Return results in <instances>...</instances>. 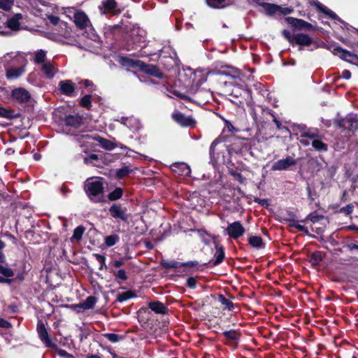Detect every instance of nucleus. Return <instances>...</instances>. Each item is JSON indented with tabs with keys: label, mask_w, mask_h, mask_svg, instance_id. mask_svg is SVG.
I'll return each mask as SVG.
<instances>
[{
	"label": "nucleus",
	"mask_w": 358,
	"mask_h": 358,
	"mask_svg": "<svg viewBox=\"0 0 358 358\" xmlns=\"http://www.w3.org/2000/svg\"><path fill=\"white\" fill-rule=\"evenodd\" d=\"M85 190L91 201L94 202L103 201V185L100 179L88 178L85 182Z\"/></svg>",
	"instance_id": "nucleus-1"
},
{
	"label": "nucleus",
	"mask_w": 358,
	"mask_h": 358,
	"mask_svg": "<svg viewBox=\"0 0 358 358\" xmlns=\"http://www.w3.org/2000/svg\"><path fill=\"white\" fill-rule=\"evenodd\" d=\"M93 140L99 142V145L106 150H110L115 148V145L113 142L100 136L93 137L89 134H83L76 136V141L80 143V147L86 148L87 149L92 147V141Z\"/></svg>",
	"instance_id": "nucleus-2"
},
{
	"label": "nucleus",
	"mask_w": 358,
	"mask_h": 358,
	"mask_svg": "<svg viewBox=\"0 0 358 358\" xmlns=\"http://www.w3.org/2000/svg\"><path fill=\"white\" fill-rule=\"evenodd\" d=\"M121 63L122 65L127 66H139L143 69L144 72L150 75L154 76L157 78L162 77V73L154 65H144L143 66L142 65H141V62L139 61H134L127 57H122Z\"/></svg>",
	"instance_id": "nucleus-3"
},
{
	"label": "nucleus",
	"mask_w": 358,
	"mask_h": 358,
	"mask_svg": "<svg viewBox=\"0 0 358 358\" xmlns=\"http://www.w3.org/2000/svg\"><path fill=\"white\" fill-rule=\"evenodd\" d=\"M260 5L264 8L265 13L270 16H273L277 13L286 15L290 14L293 10L292 8L281 7L278 5L270 3H262Z\"/></svg>",
	"instance_id": "nucleus-4"
},
{
	"label": "nucleus",
	"mask_w": 358,
	"mask_h": 358,
	"mask_svg": "<svg viewBox=\"0 0 358 358\" xmlns=\"http://www.w3.org/2000/svg\"><path fill=\"white\" fill-rule=\"evenodd\" d=\"M341 128L348 131H355L358 129V115H349L338 122Z\"/></svg>",
	"instance_id": "nucleus-5"
},
{
	"label": "nucleus",
	"mask_w": 358,
	"mask_h": 358,
	"mask_svg": "<svg viewBox=\"0 0 358 358\" xmlns=\"http://www.w3.org/2000/svg\"><path fill=\"white\" fill-rule=\"evenodd\" d=\"M117 3L115 0H103L99 6V9L101 14L117 15L121 12L117 8Z\"/></svg>",
	"instance_id": "nucleus-6"
},
{
	"label": "nucleus",
	"mask_w": 358,
	"mask_h": 358,
	"mask_svg": "<svg viewBox=\"0 0 358 358\" xmlns=\"http://www.w3.org/2000/svg\"><path fill=\"white\" fill-rule=\"evenodd\" d=\"M12 99L20 103H28L31 99V94L23 87L15 88L11 92Z\"/></svg>",
	"instance_id": "nucleus-7"
},
{
	"label": "nucleus",
	"mask_w": 358,
	"mask_h": 358,
	"mask_svg": "<svg viewBox=\"0 0 358 358\" xmlns=\"http://www.w3.org/2000/svg\"><path fill=\"white\" fill-rule=\"evenodd\" d=\"M73 21L80 29L91 27V22L87 15L81 10H76L73 14Z\"/></svg>",
	"instance_id": "nucleus-8"
},
{
	"label": "nucleus",
	"mask_w": 358,
	"mask_h": 358,
	"mask_svg": "<svg viewBox=\"0 0 358 358\" xmlns=\"http://www.w3.org/2000/svg\"><path fill=\"white\" fill-rule=\"evenodd\" d=\"M296 160L293 157L288 156L285 159H280L274 162L272 165V171H285L287 170L289 167L296 165Z\"/></svg>",
	"instance_id": "nucleus-9"
},
{
	"label": "nucleus",
	"mask_w": 358,
	"mask_h": 358,
	"mask_svg": "<svg viewBox=\"0 0 358 358\" xmlns=\"http://www.w3.org/2000/svg\"><path fill=\"white\" fill-rule=\"evenodd\" d=\"M40 69L47 78H52L58 72L57 64L53 61L48 60L40 66Z\"/></svg>",
	"instance_id": "nucleus-10"
},
{
	"label": "nucleus",
	"mask_w": 358,
	"mask_h": 358,
	"mask_svg": "<svg viewBox=\"0 0 358 358\" xmlns=\"http://www.w3.org/2000/svg\"><path fill=\"white\" fill-rule=\"evenodd\" d=\"M227 234L234 239H237L245 233V229L238 221L229 224L227 228Z\"/></svg>",
	"instance_id": "nucleus-11"
},
{
	"label": "nucleus",
	"mask_w": 358,
	"mask_h": 358,
	"mask_svg": "<svg viewBox=\"0 0 358 358\" xmlns=\"http://www.w3.org/2000/svg\"><path fill=\"white\" fill-rule=\"evenodd\" d=\"M109 212L113 217L118 218L124 222L129 218V216L127 214V208L122 207L120 204H113L109 208Z\"/></svg>",
	"instance_id": "nucleus-12"
},
{
	"label": "nucleus",
	"mask_w": 358,
	"mask_h": 358,
	"mask_svg": "<svg viewBox=\"0 0 358 358\" xmlns=\"http://www.w3.org/2000/svg\"><path fill=\"white\" fill-rule=\"evenodd\" d=\"M172 118L182 127H192L196 124V121L191 116H185L178 111L172 114Z\"/></svg>",
	"instance_id": "nucleus-13"
},
{
	"label": "nucleus",
	"mask_w": 358,
	"mask_h": 358,
	"mask_svg": "<svg viewBox=\"0 0 358 358\" xmlns=\"http://www.w3.org/2000/svg\"><path fill=\"white\" fill-rule=\"evenodd\" d=\"M59 88L62 94L68 96H75L76 86L70 80L60 81L59 83Z\"/></svg>",
	"instance_id": "nucleus-14"
},
{
	"label": "nucleus",
	"mask_w": 358,
	"mask_h": 358,
	"mask_svg": "<svg viewBox=\"0 0 358 358\" xmlns=\"http://www.w3.org/2000/svg\"><path fill=\"white\" fill-rule=\"evenodd\" d=\"M173 172L181 176H189L191 173V169L188 164L184 162H176L171 166Z\"/></svg>",
	"instance_id": "nucleus-15"
},
{
	"label": "nucleus",
	"mask_w": 358,
	"mask_h": 358,
	"mask_svg": "<svg viewBox=\"0 0 358 358\" xmlns=\"http://www.w3.org/2000/svg\"><path fill=\"white\" fill-rule=\"evenodd\" d=\"M37 333L38 334L39 338L41 341L45 344L47 347H50L52 345V341L49 337L48 333L45 329L44 324L39 321L37 325Z\"/></svg>",
	"instance_id": "nucleus-16"
},
{
	"label": "nucleus",
	"mask_w": 358,
	"mask_h": 358,
	"mask_svg": "<svg viewBox=\"0 0 358 358\" xmlns=\"http://www.w3.org/2000/svg\"><path fill=\"white\" fill-rule=\"evenodd\" d=\"M120 122L133 131H137L141 128V124L139 120L134 117H122Z\"/></svg>",
	"instance_id": "nucleus-17"
},
{
	"label": "nucleus",
	"mask_w": 358,
	"mask_h": 358,
	"mask_svg": "<svg viewBox=\"0 0 358 358\" xmlns=\"http://www.w3.org/2000/svg\"><path fill=\"white\" fill-rule=\"evenodd\" d=\"M290 40L294 42V44L300 46H308L313 43V39L308 34L301 33L293 35Z\"/></svg>",
	"instance_id": "nucleus-18"
},
{
	"label": "nucleus",
	"mask_w": 358,
	"mask_h": 358,
	"mask_svg": "<svg viewBox=\"0 0 358 358\" xmlns=\"http://www.w3.org/2000/svg\"><path fill=\"white\" fill-rule=\"evenodd\" d=\"M287 20L289 22V24L299 29L309 30L313 28L312 24L304 21L303 20L288 17Z\"/></svg>",
	"instance_id": "nucleus-19"
},
{
	"label": "nucleus",
	"mask_w": 358,
	"mask_h": 358,
	"mask_svg": "<svg viewBox=\"0 0 358 358\" xmlns=\"http://www.w3.org/2000/svg\"><path fill=\"white\" fill-rule=\"evenodd\" d=\"M24 72L23 67H8L6 69V76L8 80H13L21 76Z\"/></svg>",
	"instance_id": "nucleus-20"
},
{
	"label": "nucleus",
	"mask_w": 358,
	"mask_h": 358,
	"mask_svg": "<svg viewBox=\"0 0 358 358\" xmlns=\"http://www.w3.org/2000/svg\"><path fill=\"white\" fill-rule=\"evenodd\" d=\"M134 43L135 44H141V43L145 42V31L143 29H141L139 28L134 29L131 31V34Z\"/></svg>",
	"instance_id": "nucleus-21"
},
{
	"label": "nucleus",
	"mask_w": 358,
	"mask_h": 358,
	"mask_svg": "<svg viewBox=\"0 0 358 358\" xmlns=\"http://www.w3.org/2000/svg\"><path fill=\"white\" fill-rule=\"evenodd\" d=\"M22 18V14H15L10 19H8L7 29L8 30H17L20 27V20Z\"/></svg>",
	"instance_id": "nucleus-22"
},
{
	"label": "nucleus",
	"mask_w": 358,
	"mask_h": 358,
	"mask_svg": "<svg viewBox=\"0 0 358 358\" xmlns=\"http://www.w3.org/2000/svg\"><path fill=\"white\" fill-rule=\"evenodd\" d=\"M64 122L67 126L78 127L82 124V118L78 115H69L66 117Z\"/></svg>",
	"instance_id": "nucleus-23"
},
{
	"label": "nucleus",
	"mask_w": 358,
	"mask_h": 358,
	"mask_svg": "<svg viewBox=\"0 0 358 358\" xmlns=\"http://www.w3.org/2000/svg\"><path fill=\"white\" fill-rule=\"evenodd\" d=\"M315 6L320 11L322 12L330 18L334 20H336L338 18L337 15L334 12L329 9L327 7H326L319 1L315 2Z\"/></svg>",
	"instance_id": "nucleus-24"
},
{
	"label": "nucleus",
	"mask_w": 358,
	"mask_h": 358,
	"mask_svg": "<svg viewBox=\"0 0 358 358\" xmlns=\"http://www.w3.org/2000/svg\"><path fill=\"white\" fill-rule=\"evenodd\" d=\"M8 17L1 11H0V34L8 35L9 30L7 29Z\"/></svg>",
	"instance_id": "nucleus-25"
},
{
	"label": "nucleus",
	"mask_w": 358,
	"mask_h": 358,
	"mask_svg": "<svg viewBox=\"0 0 358 358\" xmlns=\"http://www.w3.org/2000/svg\"><path fill=\"white\" fill-rule=\"evenodd\" d=\"M163 265L165 267H166V268H177V267H179L180 266H191V267H192V266H194L197 265V262H188L180 264V263L178 262L170 261V262H164Z\"/></svg>",
	"instance_id": "nucleus-26"
},
{
	"label": "nucleus",
	"mask_w": 358,
	"mask_h": 358,
	"mask_svg": "<svg viewBox=\"0 0 358 358\" xmlns=\"http://www.w3.org/2000/svg\"><path fill=\"white\" fill-rule=\"evenodd\" d=\"M34 61L35 63L39 64L40 66L43 64V62H46L48 60H46V52L43 50H38L34 53Z\"/></svg>",
	"instance_id": "nucleus-27"
},
{
	"label": "nucleus",
	"mask_w": 358,
	"mask_h": 358,
	"mask_svg": "<svg viewBox=\"0 0 358 358\" xmlns=\"http://www.w3.org/2000/svg\"><path fill=\"white\" fill-rule=\"evenodd\" d=\"M249 243L254 248L257 249L264 248V243L262 238L258 236H251L248 238Z\"/></svg>",
	"instance_id": "nucleus-28"
},
{
	"label": "nucleus",
	"mask_w": 358,
	"mask_h": 358,
	"mask_svg": "<svg viewBox=\"0 0 358 358\" xmlns=\"http://www.w3.org/2000/svg\"><path fill=\"white\" fill-rule=\"evenodd\" d=\"M96 302V299L94 296H88L83 303L78 305V307L88 310L92 308Z\"/></svg>",
	"instance_id": "nucleus-29"
},
{
	"label": "nucleus",
	"mask_w": 358,
	"mask_h": 358,
	"mask_svg": "<svg viewBox=\"0 0 358 358\" xmlns=\"http://www.w3.org/2000/svg\"><path fill=\"white\" fill-rule=\"evenodd\" d=\"M149 308L156 313L164 314L166 312L164 305L159 301L150 302L149 303Z\"/></svg>",
	"instance_id": "nucleus-30"
},
{
	"label": "nucleus",
	"mask_w": 358,
	"mask_h": 358,
	"mask_svg": "<svg viewBox=\"0 0 358 358\" xmlns=\"http://www.w3.org/2000/svg\"><path fill=\"white\" fill-rule=\"evenodd\" d=\"M312 146L317 151L327 150V145L322 142L317 137L311 142Z\"/></svg>",
	"instance_id": "nucleus-31"
},
{
	"label": "nucleus",
	"mask_w": 358,
	"mask_h": 358,
	"mask_svg": "<svg viewBox=\"0 0 358 358\" xmlns=\"http://www.w3.org/2000/svg\"><path fill=\"white\" fill-rule=\"evenodd\" d=\"M84 231H85L84 227H83V226L77 227L74 229L73 236L71 238V241H80L82 237H83V235L84 234Z\"/></svg>",
	"instance_id": "nucleus-32"
},
{
	"label": "nucleus",
	"mask_w": 358,
	"mask_h": 358,
	"mask_svg": "<svg viewBox=\"0 0 358 358\" xmlns=\"http://www.w3.org/2000/svg\"><path fill=\"white\" fill-rule=\"evenodd\" d=\"M206 2L209 6L214 8H222L228 4L227 0H206Z\"/></svg>",
	"instance_id": "nucleus-33"
},
{
	"label": "nucleus",
	"mask_w": 358,
	"mask_h": 358,
	"mask_svg": "<svg viewBox=\"0 0 358 358\" xmlns=\"http://www.w3.org/2000/svg\"><path fill=\"white\" fill-rule=\"evenodd\" d=\"M122 189L120 187H116L108 194V197L110 201H116L122 197Z\"/></svg>",
	"instance_id": "nucleus-34"
},
{
	"label": "nucleus",
	"mask_w": 358,
	"mask_h": 358,
	"mask_svg": "<svg viewBox=\"0 0 358 358\" xmlns=\"http://www.w3.org/2000/svg\"><path fill=\"white\" fill-rule=\"evenodd\" d=\"M131 169L127 166H124L122 168L116 170V176L118 178H122L127 176H128L131 172Z\"/></svg>",
	"instance_id": "nucleus-35"
},
{
	"label": "nucleus",
	"mask_w": 358,
	"mask_h": 358,
	"mask_svg": "<svg viewBox=\"0 0 358 358\" xmlns=\"http://www.w3.org/2000/svg\"><path fill=\"white\" fill-rule=\"evenodd\" d=\"M215 260L213 263L214 265H217L223 261V259L224 258V252L222 248L219 247L217 248V250H216V252L215 255Z\"/></svg>",
	"instance_id": "nucleus-36"
},
{
	"label": "nucleus",
	"mask_w": 358,
	"mask_h": 358,
	"mask_svg": "<svg viewBox=\"0 0 358 358\" xmlns=\"http://www.w3.org/2000/svg\"><path fill=\"white\" fill-rule=\"evenodd\" d=\"M322 259V256L321 252H316L311 255L310 262L312 265L316 266L318 265Z\"/></svg>",
	"instance_id": "nucleus-37"
},
{
	"label": "nucleus",
	"mask_w": 358,
	"mask_h": 358,
	"mask_svg": "<svg viewBox=\"0 0 358 358\" xmlns=\"http://www.w3.org/2000/svg\"><path fill=\"white\" fill-rule=\"evenodd\" d=\"M223 334L226 338L232 341H237L240 337V334L235 330L226 331Z\"/></svg>",
	"instance_id": "nucleus-38"
},
{
	"label": "nucleus",
	"mask_w": 358,
	"mask_h": 358,
	"mask_svg": "<svg viewBox=\"0 0 358 358\" xmlns=\"http://www.w3.org/2000/svg\"><path fill=\"white\" fill-rule=\"evenodd\" d=\"M14 3V0H0V8L9 10Z\"/></svg>",
	"instance_id": "nucleus-39"
},
{
	"label": "nucleus",
	"mask_w": 358,
	"mask_h": 358,
	"mask_svg": "<svg viewBox=\"0 0 358 358\" xmlns=\"http://www.w3.org/2000/svg\"><path fill=\"white\" fill-rule=\"evenodd\" d=\"M119 240V237L117 235H110L106 236L105 238V243L108 247L114 245Z\"/></svg>",
	"instance_id": "nucleus-40"
},
{
	"label": "nucleus",
	"mask_w": 358,
	"mask_h": 358,
	"mask_svg": "<svg viewBox=\"0 0 358 358\" xmlns=\"http://www.w3.org/2000/svg\"><path fill=\"white\" fill-rule=\"evenodd\" d=\"M104 336L106 338H107L109 341L112 343H117L122 338L121 336L112 333L106 334H104Z\"/></svg>",
	"instance_id": "nucleus-41"
},
{
	"label": "nucleus",
	"mask_w": 358,
	"mask_h": 358,
	"mask_svg": "<svg viewBox=\"0 0 358 358\" xmlns=\"http://www.w3.org/2000/svg\"><path fill=\"white\" fill-rule=\"evenodd\" d=\"M220 301L222 304L224 305L229 310H232L234 308V303L225 298L223 295H220L219 296Z\"/></svg>",
	"instance_id": "nucleus-42"
},
{
	"label": "nucleus",
	"mask_w": 358,
	"mask_h": 358,
	"mask_svg": "<svg viewBox=\"0 0 358 358\" xmlns=\"http://www.w3.org/2000/svg\"><path fill=\"white\" fill-rule=\"evenodd\" d=\"M81 105L87 108H90L91 106V96L90 95H85L84 96L80 101Z\"/></svg>",
	"instance_id": "nucleus-43"
},
{
	"label": "nucleus",
	"mask_w": 358,
	"mask_h": 358,
	"mask_svg": "<svg viewBox=\"0 0 358 358\" xmlns=\"http://www.w3.org/2000/svg\"><path fill=\"white\" fill-rule=\"evenodd\" d=\"M196 282L197 280L194 277H189L186 280L185 285L190 289H195Z\"/></svg>",
	"instance_id": "nucleus-44"
},
{
	"label": "nucleus",
	"mask_w": 358,
	"mask_h": 358,
	"mask_svg": "<svg viewBox=\"0 0 358 358\" xmlns=\"http://www.w3.org/2000/svg\"><path fill=\"white\" fill-rule=\"evenodd\" d=\"M0 273L8 278L13 277L14 275V273L11 269L6 268L2 265H0Z\"/></svg>",
	"instance_id": "nucleus-45"
},
{
	"label": "nucleus",
	"mask_w": 358,
	"mask_h": 358,
	"mask_svg": "<svg viewBox=\"0 0 358 358\" xmlns=\"http://www.w3.org/2000/svg\"><path fill=\"white\" fill-rule=\"evenodd\" d=\"M336 50H337V51L338 52H340L341 54V57L343 59H348V57H352V54L350 52L343 49L341 47H338L336 48Z\"/></svg>",
	"instance_id": "nucleus-46"
},
{
	"label": "nucleus",
	"mask_w": 358,
	"mask_h": 358,
	"mask_svg": "<svg viewBox=\"0 0 358 358\" xmlns=\"http://www.w3.org/2000/svg\"><path fill=\"white\" fill-rule=\"evenodd\" d=\"M0 117L10 118L12 117L11 111L3 107H0Z\"/></svg>",
	"instance_id": "nucleus-47"
},
{
	"label": "nucleus",
	"mask_w": 358,
	"mask_h": 358,
	"mask_svg": "<svg viewBox=\"0 0 358 358\" xmlns=\"http://www.w3.org/2000/svg\"><path fill=\"white\" fill-rule=\"evenodd\" d=\"M341 211L345 213L346 215H350L353 211V206L352 204H348L345 206L343 207L341 209Z\"/></svg>",
	"instance_id": "nucleus-48"
},
{
	"label": "nucleus",
	"mask_w": 358,
	"mask_h": 358,
	"mask_svg": "<svg viewBox=\"0 0 358 358\" xmlns=\"http://www.w3.org/2000/svg\"><path fill=\"white\" fill-rule=\"evenodd\" d=\"M301 136L310 139L311 142L313 141V139H315L317 137H318V135L316 133L310 131H307L302 134Z\"/></svg>",
	"instance_id": "nucleus-49"
},
{
	"label": "nucleus",
	"mask_w": 358,
	"mask_h": 358,
	"mask_svg": "<svg viewBox=\"0 0 358 358\" xmlns=\"http://www.w3.org/2000/svg\"><path fill=\"white\" fill-rule=\"evenodd\" d=\"M115 276L119 278V279H121L122 280H127V274H126V272L122 270V269H120L117 271V273H115Z\"/></svg>",
	"instance_id": "nucleus-50"
},
{
	"label": "nucleus",
	"mask_w": 358,
	"mask_h": 358,
	"mask_svg": "<svg viewBox=\"0 0 358 358\" xmlns=\"http://www.w3.org/2000/svg\"><path fill=\"white\" fill-rule=\"evenodd\" d=\"M48 19H49L50 22L54 25L57 24L59 22V18L57 16L50 15L48 17Z\"/></svg>",
	"instance_id": "nucleus-51"
},
{
	"label": "nucleus",
	"mask_w": 358,
	"mask_h": 358,
	"mask_svg": "<svg viewBox=\"0 0 358 358\" xmlns=\"http://www.w3.org/2000/svg\"><path fill=\"white\" fill-rule=\"evenodd\" d=\"M295 228L297 229L299 231L304 232L306 234H308V229L306 227H304L303 225H301L299 223H297V224L295 225Z\"/></svg>",
	"instance_id": "nucleus-52"
},
{
	"label": "nucleus",
	"mask_w": 358,
	"mask_h": 358,
	"mask_svg": "<svg viewBox=\"0 0 358 358\" xmlns=\"http://www.w3.org/2000/svg\"><path fill=\"white\" fill-rule=\"evenodd\" d=\"M96 257L97 261L101 264V266H100L99 269L101 270L103 268V266L105 264H104L105 257L100 255H96Z\"/></svg>",
	"instance_id": "nucleus-53"
},
{
	"label": "nucleus",
	"mask_w": 358,
	"mask_h": 358,
	"mask_svg": "<svg viewBox=\"0 0 358 358\" xmlns=\"http://www.w3.org/2000/svg\"><path fill=\"white\" fill-rule=\"evenodd\" d=\"M10 327V324L8 321L0 318V327L9 328Z\"/></svg>",
	"instance_id": "nucleus-54"
},
{
	"label": "nucleus",
	"mask_w": 358,
	"mask_h": 358,
	"mask_svg": "<svg viewBox=\"0 0 358 358\" xmlns=\"http://www.w3.org/2000/svg\"><path fill=\"white\" fill-rule=\"evenodd\" d=\"M342 77L346 80H349L351 77V73L349 70H343L342 72Z\"/></svg>",
	"instance_id": "nucleus-55"
},
{
	"label": "nucleus",
	"mask_w": 358,
	"mask_h": 358,
	"mask_svg": "<svg viewBox=\"0 0 358 358\" xmlns=\"http://www.w3.org/2000/svg\"><path fill=\"white\" fill-rule=\"evenodd\" d=\"M129 297V294L128 292H124L119 296L118 300L120 301H123L128 299Z\"/></svg>",
	"instance_id": "nucleus-56"
},
{
	"label": "nucleus",
	"mask_w": 358,
	"mask_h": 358,
	"mask_svg": "<svg viewBox=\"0 0 358 358\" xmlns=\"http://www.w3.org/2000/svg\"><path fill=\"white\" fill-rule=\"evenodd\" d=\"M250 115L252 117L254 121L257 123V121H258V118H257V113L255 112V109L254 108H252L250 110Z\"/></svg>",
	"instance_id": "nucleus-57"
},
{
	"label": "nucleus",
	"mask_w": 358,
	"mask_h": 358,
	"mask_svg": "<svg viewBox=\"0 0 358 358\" xmlns=\"http://www.w3.org/2000/svg\"><path fill=\"white\" fill-rule=\"evenodd\" d=\"M283 35L285 36V37L288 40V41L292 43V44H294V42H292L290 38H292L293 36H291L290 33L287 31H283Z\"/></svg>",
	"instance_id": "nucleus-58"
},
{
	"label": "nucleus",
	"mask_w": 358,
	"mask_h": 358,
	"mask_svg": "<svg viewBox=\"0 0 358 358\" xmlns=\"http://www.w3.org/2000/svg\"><path fill=\"white\" fill-rule=\"evenodd\" d=\"M83 84L86 87H92V90H94V88H93V84L91 81L88 80H85L83 81Z\"/></svg>",
	"instance_id": "nucleus-59"
},
{
	"label": "nucleus",
	"mask_w": 358,
	"mask_h": 358,
	"mask_svg": "<svg viewBox=\"0 0 358 358\" xmlns=\"http://www.w3.org/2000/svg\"><path fill=\"white\" fill-rule=\"evenodd\" d=\"M307 138H305L304 136H301V139H300V142L304 145H308L310 144V142L306 139Z\"/></svg>",
	"instance_id": "nucleus-60"
},
{
	"label": "nucleus",
	"mask_w": 358,
	"mask_h": 358,
	"mask_svg": "<svg viewBox=\"0 0 358 358\" xmlns=\"http://www.w3.org/2000/svg\"><path fill=\"white\" fill-rule=\"evenodd\" d=\"M235 177L236 178V179L241 183L243 182L244 181V178L243 177V176L241 174V173H235L234 174Z\"/></svg>",
	"instance_id": "nucleus-61"
},
{
	"label": "nucleus",
	"mask_w": 358,
	"mask_h": 358,
	"mask_svg": "<svg viewBox=\"0 0 358 358\" xmlns=\"http://www.w3.org/2000/svg\"><path fill=\"white\" fill-rule=\"evenodd\" d=\"M122 265H123V262H121V261H115V262H114V266H115V267H120V266H122Z\"/></svg>",
	"instance_id": "nucleus-62"
},
{
	"label": "nucleus",
	"mask_w": 358,
	"mask_h": 358,
	"mask_svg": "<svg viewBox=\"0 0 358 358\" xmlns=\"http://www.w3.org/2000/svg\"><path fill=\"white\" fill-rule=\"evenodd\" d=\"M273 122L275 123L278 129H280V126H281V123L274 116H273Z\"/></svg>",
	"instance_id": "nucleus-63"
},
{
	"label": "nucleus",
	"mask_w": 358,
	"mask_h": 358,
	"mask_svg": "<svg viewBox=\"0 0 358 358\" xmlns=\"http://www.w3.org/2000/svg\"><path fill=\"white\" fill-rule=\"evenodd\" d=\"M351 250H358V245L352 244L350 246Z\"/></svg>",
	"instance_id": "nucleus-64"
}]
</instances>
